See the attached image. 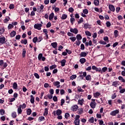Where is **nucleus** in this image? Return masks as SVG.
Listing matches in <instances>:
<instances>
[{"mask_svg": "<svg viewBox=\"0 0 125 125\" xmlns=\"http://www.w3.org/2000/svg\"><path fill=\"white\" fill-rule=\"evenodd\" d=\"M2 70H3V69L7 67L8 64L6 62H3V60H0V66H2Z\"/></svg>", "mask_w": 125, "mask_h": 125, "instance_id": "nucleus-1", "label": "nucleus"}, {"mask_svg": "<svg viewBox=\"0 0 125 125\" xmlns=\"http://www.w3.org/2000/svg\"><path fill=\"white\" fill-rule=\"evenodd\" d=\"M6 42V41L5 39V37H0V44L1 45V44H4Z\"/></svg>", "mask_w": 125, "mask_h": 125, "instance_id": "nucleus-2", "label": "nucleus"}, {"mask_svg": "<svg viewBox=\"0 0 125 125\" xmlns=\"http://www.w3.org/2000/svg\"><path fill=\"white\" fill-rule=\"evenodd\" d=\"M71 109L72 110L73 112H76L77 110L79 109V106L77 104L73 105L71 107Z\"/></svg>", "mask_w": 125, "mask_h": 125, "instance_id": "nucleus-3", "label": "nucleus"}, {"mask_svg": "<svg viewBox=\"0 0 125 125\" xmlns=\"http://www.w3.org/2000/svg\"><path fill=\"white\" fill-rule=\"evenodd\" d=\"M41 27H42V24L38 23L34 25V28L37 29V30H41V29H42Z\"/></svg>", "mask_w": 125, "mask_h": 125, "instance_id": "nucleus-4", "label": "nucleus"}, {"mask_svg": "<svg viewBox=\"0 0 125 125\" xmlns=\"http://www.w3.org/2000/svg\"><path fill=\"white\" fill-rule=\"evenodd\" d=\"M117 114H119V110L118 109L111 111L110 115H111V116H116Z\"/></svg>", "mask_w": 125, "mask_h": 125, "instance_id": "nucleus-5", "label": "nucleus"}, {"mask_svg": "<svg viewBox=\"0 0 125 125\" xmlns=\"http://www.w3.org/2000/svg\"><path fill=\"white\" fill-rule=\"evenodd\" d=\"M70 32H71V33H73V34H75V35H77V34H78V32H79V30H78V29L77 28H70Z\"/></svg>", "mask_w": 125, "mask_h": 125, "instance_id": "nucleus-6", "label": "nucleus"}, {"mask_svg": "<svg viewBox=\"0 0 125 125\" xmlns=\"http://www.w3.org/2000/svg\"><path fill=\"white\" fill-rule=\"evenodd\" d=\"M84 77H86V72H83V75H80L78 77V79H80V80H83Z\"/></svg>", "mask_w": 125, "mask_h": 125, "instance_id": "nucleus-7", "label": "nucleus"}, {"mask_svg": "<svg viewBox=\"0 0 125 125\" xmlns=\"http://www.w3.org/2000/svg\"><path fill=\"white\" fill-rule=\"evenodd\" d=\"M90 26L91 25L88 23H84L83 28L85 30H86L87 29H91V27H90Z\"/></svg>", "mask_w": 125, "mask_h": 125, "instance_id": "nucleus-8", "label": "nucleus"}, {"mask_svg": "<svg viewBox=\"0 0 125 125\" xmlns=\"http://www.w3.org/2000/svg\"><path fill=\"white\" fill-rule=\"evenodd\" d=\"M53 84L54 85V86H57L58 88H59L60 87V82L58 81H56L53 83ZM58 85V86H57Z\"/></svg>", "mask_w": 125, "mask_h": 125, "instance_id": "nucleus-9", "label": "nucleus"}, {"mask_svg": "<svg viewBox=\"0 0 125 125\" xmlns=\"http://www.w3.org/2000/svg\"><path fill=\"white\" fill-rule=\"evenodd\" d=\"M87 54H88V52L86 53L85 52H82L80 53V56L81 57H85Z\"/></svg>", "mask_w": 125, "mask_h": 125, "instance_id": "nucleus-10", "label": "nucleus"}, {"mask_svg": "<svg viewBox=\"0 0 125 125\" xmlns=\"http://www.w3.org/2000/svg\"><path fill=\"white\" fill-rule=\"evenodd\" d=\"M90 106L91 108H92L93 109H94L95 107H96V102H91L90 104Z\"/></svg>", "mask_w": 125, "mask_h": 125, "instance_id": "nucleus-11", "label": "nucleus"}, {"mask_svg": "<svg viewBox=\"0 0 125 125\" xmlns=\"http://www.w3.org/2000/svg\"><path fill=\"white\" fill-rule=\"evenodd\" d=\"M109 9L111 11H112V12H114L115 11V6H114L113 5H109Z\"/></svg>", "mask_w": 125, "mask_h": 125, "instance_id": "nucleus-12", "label": "nucleus"}, {"mask_svg": "<svg viewBox=\"0 0 125 125\" xmlns=\"http://www.w3.org/2000/svg\"><path fill=\"white\" fill-rule=\"evenodd\" d=\"M119 89L120 93H125V88L123 89V87H122V86L119 87Z\"/></svg>", "mask_w": 125, "mask_h": 125, "instance_id": "nucleus-13", "label": "nucleus"}, {"mask_svg": "<svg viewBox=\"0 0 125 125\" xmlns=\"http://www.w3.org/2000/svg\"><path fill=\"white\" fill-rule=\"evenodd\" d=\"M85 46H88V45L91 46V45H92V41H91V40H90L88 42H85Z\"/></svg>", "mask_w": 125, "mask_h": 125, "instance_id": "nucleus-14", "label": "nucleus"}, {"mask_svg": "<svg viewBox=\"0 0 125 125\" xmlns=\"http://www.w3.org/2000/svg\"><path fill=\"white\" fill-rule=\"evenodd\" d=\"M22 58H25L26 57V49L25 48L22 49Z\"/></svg>", "mask_w": 125, "mask_h": 125, "instance_id": "nucleus-15", "label": "nucleus"}, {"mask_svg": "<svg viewBox=\"0 0 125 125\" xmlns=\"http://www.w3.org/2000/svg\"><path fill=\"white\" fill-rule=\"evenodd\" d=\"M30 102L32 104H34V103H35V97H34V96L32 95H30Z\"/></svg>", "mask_w": 125, "mask_h": 125, "instance_id": "nucleus-16", "label": "nucleus"}, {"mask_svg": "<svg viewBox=\"0 0 125 125\" xmlns=\"http://www.w3.org/2000/svg\"><path fill=\"white\" fill-rule=\"evenodd\" d=\"M21 107H22V105L21 104L18 108V113L19 115H20V114H21L22 113V109L21 108Z\"/></svg>", "mask_w": 125, "mask_h": 125, "instance_id": "nucleus-17", "label": "nucleus"}, {"mask_svg": "<svg viewBox=\"0 0 125 125\" xmlns=\"http://www.w3.org/2000/svg\"><path fill=\"white\" fill-rule=\"evenodd\" d=\"M54 17V13L53 12L51 13L49 16V20L51 21Z\"/></svg>", "mask_w": 125, "mask_h": 125, "instance_id": "nucleus-18", "label": "nucleus"}, {"mask_svg": "<svg viewBox=\"0 0 125 125\" xmlns=\"http://www.w3.org/2000/svg\"><path fill=\"white\" fill-rule=\"evenodd\" d=\"M66 60L63 59L61 61V66L62 67H64V66H65V64L66 63Z\"/></svg>", "mask_w": 125, "mask_h": 125, "instance_id": "nucleus-19", "label": "nucleus"}, {"mask_svg": "<svg viewBox=\"0 0 125 125\" xmlns=\"http://www.w3.org/2000/svg\"><path fill=\"white\" fill-rule=\"evenodd\" d=\"M100 95H101V94L98 92L94 93V96L95 98H98V97L100 96Z\"/></svg>", "mask_w": 125, "mask_h": 125, "instance_id": "nucleus-20", "label": "nucleus"}, {"mask_svg": "<svg viewBox=\"0 0 125 125\" xmlns=\"http://www.w3.org/2000/svg\"><path fill=\"white\" fill-rule=\"evenodd\" d=\"M51 45L53 48H56V47H57V42H54L51 43Z\"/></svg>", "mask_w": 125, "mask_h": 125, "instance_id": "nucleus-21", "label": "nucleus"}, {"mask_svg": "<svg viewBox=\"0 0 125 125\" xmlns=\"http://www.w3.org/2000/svg\"><path fill=\"white\" fill-rule=\"evenodd\" d=\"M16 35V32H15V31H12L10 34V36L11 38H13V37H15Z\"/></svg>", "mask_w": 125, "mask_h": 125, "instance_id": "nucleus-22", "label": "nucleus"}, {"mask_svg": "<svg viewBox=\"0 0 125 125\" xmlns=\"http://www.w3.org/2000/svg\"><path fill=\"white\" fill-rule=\"evenodd\" d=\"M80 62L81 64H83L86 62V60L84 58H81L80 59Z\"/></svg>", "mask_w": 125, "mask_h": 125, "instance_id": "nucleus-23", "label": "nucleus"}, {"mask_svg": "<svg viewBox=\"0 0 125 125\" xmlns=\"http://www.w3.org/2000/svg\"><path fill=\"white\" fill-rule=\"evenodd\" d=\"M114 36L115 38H118V37L119 36V31H118V30H115L114 31Z\"/></svg>", "mask_w": 125, "mask_h": 125, "instance_id": "nucleus-24", "label": "nucleus"}, {"mask_svg": "<svg viewBox=\"0 0 125 125\" xmlns=\"http://www.w3.org/2000/svg\"><path fill=\"white\" fill-rule=\"evenodd\" d=\"M62 114V110L61 109H57L56 110V115L57 116H60Z\"/></svg>", "mask_w": 125, "mask_h": 125, "instance_id": "nucleus-25", "label": "nucleus"}, {"mask_svg": "<svg viewBox=\"0 0 125 125\" xmlns=\"http://www.w3.org/2000/svg\"><path fill=\"white\" fill-rule=\"evenodd\" d=\"M43 8H44V6L42 4L40 6V10H39V13H42L43 12Z\"/></svg>", "mask_w": 125, "mask_h": 125, "instance_id": "nucleus-26", "label": "nucleus"}, {"mask_svg": "<svg viewBox=\"0 0 125 125\" xmlns=\"http://www.w3.org/2000/svg\"><path fill=\"white\" fill-rule=\"evenodd\" d=\"M28 43V41L27 39L22 40L21 41V43H22L23 44H27Z\"/></svg>", "mask_w": 125, "mask_h": 125, "instance_id": "nucleus-27", "label": "nucleus"}, {"mask_svg": "<svg viewBox=\"0 0 125 125\" xmlns=\"http://www.w3.org/2000/svg\"><path fill=\"white\" fill-rule=\"evenodd\" d=\"M107 70H108V68H107V67H103L102 70L101 72V74H103V73H105V72H106Z\"/></svg>", "mask_w": 125, "mask_h": 125, "instance_id": "nucleus-28", "label": "nucleus"}, {"mask_svg": "<svg viewBox=\"0 0 125 125\" xmlns=\"http://www.w3.org/2000/svg\"><path fill=\"white\" fill-rule=\"evenodd\" d=\"M118 80L121 81V83H125V80L122 76H119L118 77Z\"/></svg>", "mask_w": 125, "mask_h": 125, "instance_id": "nucleus-29", "label": "nucleus"}, {"mask_svg": "<svg viewBox=\"0 0 125 125\" xmlns=\"http://www.w3.org/2000/svg\"><path fill=\"white\" fill-rule=\"evenodd\" d=\"M26 113L28 116H30V115L32 114V110L31 109V108L27 109V110H26Z\"/></svg>", "mask_w": 125, "mask_h": 125, "instance_id": "nucleus-30", "label": "nucleus"}, {"mask_svg": "<svg viewBox=\"0 0 125 125\" xmlns=\"http://www.w3.org/2000/svg\"><path fill=\"white\" fill-rule=\"evenodd\" d=\"M47 115H48V109L47 108H45L43 116H47Z\"/></svg>", "mask_w": 125, "mask_h": 125, "instance_id": "nucleus-31", "label": "nucleus"}, {"mask_svg": "<svg viewBox=\"0 0 125 125\" xmlns=\"http://www.w3.org/2000/svg\"><path fill=\"white\" fill-rule=\"evenodd\" d=\"M74 124L75 125H80V119H75Z\"/></svg>", "mask_w": 125, "mask_h": 125, "instance_id": "nucleus-32", "label": "nucleus"}, {"mask_svg": "<svg viewBox=\"0 0 125 125\" xmlns=\"http://www.w3.org/2000/svg\"><path fill=\"white\" fill-rule=\"evenodd\" d=\"M83 102H84V101L83 100V99H82L81 100H78V104H80L81 106L83 104Z\"/></svg>", "mask_w": 125, "mask_h": 125, "instance_id": "nucleus-33", "label": "nucleus"}, {"mask_svg": "<svg viewBox=\"0 0 125 125\" xmlns=\"http://www.w3.org/2000/svg\"><path fill=\"white\" fill-rule=\"evenodd\" d=\"M76 39H77V41H81V40H82V39H83V38L82 37V35H81V34H78L76 36Z\"/></svg>", "mask_w": 125, "mask_h": 125, "instance_id": "nucleus-34", "label": "nucleus"}, {"mask_svg": "<svg viewBox=\"0 0 125 125\" xmlns=\"http://www.w3.org/2000/svg\"><path fill=\"white\" fill-rule=\"evenodd\" d=\"M85 80L86 81H91V76L90 75H88L85 76Z\"/></svg>", "mask_w": 125, "mask_h": 125, "instance_id": "nucleus-35", "label": "nucleus"}, {"mask_svg": "<svg viewBox=\"0 0 125 125\" xmlns=\"http://www.w3.org/2000/svg\"><path fill=\"white\" fill-rule=\"evenodd\" d=\"M94 4L96 6H98L99 5V0H94Z\"/></svg>", "mask_w": 125, "mask_h": 125, "instance_id": "nucleus-36", "label": "nucleus"}, {"mask_svg": "<svg viewBox=\"0 0 125 125\" xmlns=\"http://www.w3.org/2000/svg\"><path fill=\"white\" fill-rule=\"evenodd\" d=\"M67 15L63 14H62V15L61 17V19H62V20H65V19H67Z\"/></svg>", "mask_w": 125, "mask_h": 125, "instance_id": "nucleus-37", "label": "nucleus"}, {"mask_svg": "<svg viewBox=\"0 0 125 125\" xmlns=\"http://www.w3.org/2000/svg\"><path fill=\"white\" fill-rule=\"evenodd\" d=\"M45 118L43 116H40L38 118L39 122H42V121H44Z\"/></svg>", "mask_w": 125, "mask_h": 125, "instance_id": "nucleus-38", "label": "nucleus"}, {"mask_svg": "<svg viewBox=\"0 0 125 125\" xmlns=\"http://www.w3.org/2000/svg\"><path fill=\"white\" fill-rule=\"evenodd\" d=\"M11 116L12 118H15L17 117V114H16V112L14 111L12 113Z\"/></svg>", "mask_w": 125, "mask_h": 125, "instance_id": "nucleus-39", "label": "nucleus"}, {"mask_svg": "<svg viewBox=\"0 0 125 125\" xmlns=\"http://www.w3.org/2000/svg\"><path fill=\"white\" fill-rule=\"evenodd\" d=\"M5 31V29H4V27L3 28H0V35H2L3 33H4Z\"/></svg>", "mask_w": 125, "mask_h": 125, "instance_id": "nucleus-40", "label": "nucleus"}, {"mask_svg": "<svg viewBox=\"0 0 125 125\" xmlns=\"http://www.w3.org/2000/svg\"><path fill=\"white\" fill-rule=\"evenodd\" d=\"M13 87L14 89H17V87H18V85H17V83L15 82L13 84Z\"/></svg>", "mask_w": 125, "mask_h": 125, "instance_id": "nucleus-41", "label": "nucleus"}, {"mask_svg": "<svg viewBox=\"0 0 125 125\" xmlns=\"http://www.w3.org/2000/svg\"><path fill=\"white\" fill-rule=\"evenodd\" d=\"M85 34L86 36H88V37H91V33L88 31H85Z\"/></svg>", "mask_w": 125, "mask_h": 125, "instance_id": "nucleus-42", "label": "nucleus"}, {"mask_svg": "<svg viewBox=\"0 0 125 125\" xmlns=\"http://www.w3.org/2000/svg\"><path fill=\"white\" fill-rule=\"evenodd\" d=\"M55 68H57V65L56 64L52 65L50 66V70H53V69H55Z\"/></svg>", "mask_w": 125, "mask_h": 125, "instance_id": "nucleus-43", "label": "nucleus"}, {"mask_svg": "<svg viewBox=\"0 0 125 125\" xmlns=\"http://www.w3.org/2000/svg\"><path fill=\"white\" fill-rule=\"evenodd\" d=\"M9 20H10V18H9V17H7V18L3 21L4 23H7V21H9Z\"/></svg>", "mask_w": 125, "mask_h": 125, "instance_id": "nucleus-44", "label": "nucleus"}, {"mask_svg": "<svg viewBox=\"0 0 125 125\" xmlns=\"http://www.w3.org/2000/svg\"><path fill=\"white\" fill-rule=\"evenodd\" d=\"M112 85L115 86V87H117L118 85V81H115L112 83Z\"/></svg>", "mask_w": 125, "mask_h": 125, "instance_id": "nucleus-45", "label": "nucleus"}, {"mask_svg": "<svg viewBox=\"0 0 125 125\" xmlns=\"http://www.w3.org/2000/svg\"><path fill=\"white\" fill-rule=\"evenodd\" d=\"M83 18L82 17L80 19V20L78 21V24H81V23H83Z\"/></svg>", "mask_w": 125, "mask_h": 125, "instance_id": "nucleus-46", "label": "nucleus"}, {"mask_svg": "<svg viewBox=\"0 0 125 125\" xmlns=\"http://www.w3.org/2000/svg\"><path fill=\"white\" fill-rule=\"evenodd\" d=\"M77 78V75H73L70 77V80H71L73 81V80H74V79H76Z\"/></svg>", "mask_w": 125, "mask_h": 125, "instance_id": "nucleus-47", "label": "nucleus"}, {"mask_svg": "<svg viewBox=\"0 0 125 125\" xmlns=\"http://www.w3.org/2000/svg\"><path fill=\"white\" fill-rule=\"evenodd\" d=\"M88 121L89 122V123H91V124H93V123H94V118L91 117V118L89 119Z\"/></svg>", "mask_w": 125, "mask_h": 125, "instance_id": "nucleus-48", "label": "nucleus"}, {"mask_svg": "<svg viewBox=\"0 0 125 125\" xmlns=\"http://www.w3.org/2000/svg\"><path fill=\"white\" fill-rule=\"evenodd\" d=\"M83 108L78 109V110L77 111V113L79 114H83Z\"/></svg>", "mask_w": 125, "mask_h": 125, "instance_id": "nucleus-49", "label": "nucleus"}, {"mask_svg": "<svg viewBox=\"0 0 125 125\" xmlns=\"http://www.w3.org/2000/svg\"><path fill=\"white\" fill-rule=\"evenodd\" d=\"M69 40H71L73 42H76L77 38L75 37L69 38Z\"/></svg>", "mask_w": 125, "mask_h": 125, "instance_id": "nucleus-50", "label": "nucleus"}, {"mask_svg": "<svg viewBox=\"0 0 125 125\" xmlns=\"http://www.w3.org/2000/svg\"><path fill=\"white\" fill-rule=\"evenodd\" d=\"M75 18H70V22H71V24H72V25H74V22H75Z\"/></svg>", "mask_w": 125, "mask_h": 125, "instance_id": "nucleus-51", "label": "nucleus"}, {"mask_svg": "<svg viewBox=\"0 0 125 125\" xmlns=\"http://www.w3.org/2000/svg\"><path fill=\"white\" fill-rule=\"evenodd\" d=\"M32 41H33V42H34V43H36V42H38V37H34V38L33 39Z\"/></svg>", "mask_w": 125, "mask_h": 125, "instance_id": "nucleus-52", "label": "nucleus"}, {"mask_svg": "<svg viewBox=\"0 0 125 125\" xmlns=\"http://www.w3.org/2000/svg\"><path fill=\"white\" fill-rule=\"evenodd\" d=\"M42 40H43L42 36H40L38 38V42H42Z\"/></svg>", "mask_w": 125, "mask_h": 125, "instance_id": "nucleus-53", "label": "nucleus"}, {"mask_svg": "<svg viewBox=\"0 0 125 125\" xmlns=\"http://www.w3.org/2000/svg\"><path fill=\"white\" fill-rule=\"evenodd\" d=\"M42 57H43L42 54V53L39 54L38 55V60H40V61L42 60Z\"/></svg>", "mask_w": 125, "mask_h": 125, "instance_id": "nucleus-54", "label": "nucleus"}, {"mask_svg": "<svg viewBox=\"0 0 125 125\" xmlns=\"http://www.w3.org/2000/svg\"><path fill=\"white\" fill-rule=\"evenodd\" d=\"M68 11L71 13H73V12H74V8H73V7H69L68 8Z\"/></svg>", "mask_w": 125, "mask_h": 125, "instance_id": "nucleus-55", "label": "nucleus"}, {"mask_svg": "<svg viewBox=\"0 0 125 125\" xmlns=\"http://www.w3.org/2000/svg\"><path fill=\"white\" fill-rule=\"evenodd\" d=\"M99 43H100V44H107V42H105V41H100V42H99Z\"/></svg>", "mask_w": 125, "mask_h": 125, "instance_id": "nucleus-56", "label": "nucleus"}, {"mask_svg": "<svg viewBox=\"0 0 125 125\" xmlns=\"http://www.w3.org/2000/svg\"><path fill=\"white\" fill-rule=\"evenodd\" d=\"M53 100L54 102H57L58 101V98H57V96H55L53 97Z\"/></svg>", "mask_w": 125, "mask_h": 125, "instance_id": "nucleus-57", "label": "nucleus"}, {"mask_svg": "<svg viewBox=\"0 0 125 125\" xmlns=\"http://www.w3.org/2000/svg\"><path fill=\"white\" fill-rule=\"evenodd\" d=\"M75 42L76 45H78V46L80 45V44H81V43H82V42H81L80 40H77Z\"/></svg>", "mask_w": 125, "mask_h": 125, "instance_id": "nucleus-58", "label": "nucleus"}, {"mask_svg": "<svg viewBox=\"0 0 125 125\" xmlns=\"http://www.w3.org/2000/svg\"><path fill=\"white\" fill-rule=\"evenodd\" d=\"M105 24L106 25V27L107 28L111 26V22H110V21H106Z\"/></svg>", "mask_w": 125, "mask_h": 125, "instance_id": "nucleus-59", "label": "nucleus"}, {"mask_svg": "<svg viewBox=\"0 0 125 125\" xmlns=\"http://www.w3.org/2000/svg\"><path fill=\"white\" fill-rule=\"evenodd\" d=\"M4 113H5V111L3 109H0V114L1 116L3 115H4Z\"/></svg>", "mask_w": 125, "mask_h": 125, "instance_id": "nucleus-60", "label": "nucleus"}, {"mask_svg": "<svg viewBox=\"0 0 125 125\" xmlns=\"http://www.w3.org/2000/svg\"><path fill=\"white\" fill-rule=\"evenodd\" d=\"M46 28H50V27H51V22H50V21H49L46 25Z\"/></svg>", "mask_w": 125, "mask_h": 125, "instance_id": "nucleus-61", "label": "nucleus"}, {"mask_svg": "<svg viewBox=\"0 0 125 125\" xmlns=\"http://www.w3.org/2000/svg\"><path fill=\"white\" fill-rule=\"evenodd\" d=\"M12 28H13V25L11 24H9L8 26V30H11V29H12Z\"/></svg>", "mask_w": 125, "mask_h": 125, "instance_id": "nucleus-62", "label": "nucleus"}, {"mask_svg": "<svg viewBox=\"0 0 125 125\" xmlns=\"http://www.w3.org/2000/svg\"><path fill=\"white\" fill-rule=\"evenodd\" d=\"M83 13H84V14H87V13H88V10L87 9H83Z\"/></svg>", "mask_w": 125, "mask_h": 125, "instance_id": "nucleus-63", "label": "nucleus"}, {"mask_svg": "<svg viewBox=\"0 0 125 125\" xmlns=\"http://www.w3.org/2000/svg\"><path fill=\"white\" fill-rule=\"evenodd\" d=\"M34 76L36 79H40V75H39V74L37 73H34Z\"/></svg>", "mask_w": 125, "mask_h": 125, "instance_id": "nucleus-64", "label": "nucleus"}]
</instances>
